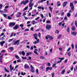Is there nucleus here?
I'll use <instances>...</instances> for the list:
<instances>
[{
  "label": "nucleus",
  "mask_w": 77,
  "mask_h": 77,
  "mask_svg": "<svg viewBox=\"0 0 77 77\" xmlns=\"http://www.w3.org/2000/svg\"><path fill=\"white\" fill-rule=\"evenodd\" d=\"M34 5V4L32 3H29V7L30 8L29 9V11H31L32 9V8L33 7V6Z\"/></svg>",
  "instance_id": "1"
},
{
  "label": "nucleus",
  "mask_w": 77,
  "mask_h": 77,
  "mask_svg": "<svg viewBox=\"0 0 77 77\" xmlns=\"http://www.w3.org/2000/svg\"><path fill=\"white\" fill-rule=\"evenodd\" d=\"M15 25V22H10L9 23V27H12Z\"/></svg>",
  "instance_id": "2"
},
{
  "label": "nucleus",
  "mask_w": 77,
  "mask_h": 77,
  "mask_svg": "<svg viewBox=\"0 0 77 77\" xmlns=\"http://www.w3.org/2000/svg\"><path fill=\"white\" fill-rule=\"evenodd\" d=\"M70 6L71 8V9L72 11H74V6L73 5V3H71L70 4Z\"/></svg>",
  "instance_id": "3"
},
{
  "label": "nucleus",
  "mask_w": 77,
  "mask_h": 77,
  "mask_svg": "<svg viewBox=\"0 0 77 77\" xmlns=\"http://www.w3.org/2000/svg\"><path fill=\"white\" fill-rule=\"evenodd\" d=\"M13 29L14 30H16L18 29V25H16L15 26H14L13 28Z\"/></svg>",
  "instance_id": "4"
},
{
  "label": "nucleus",
  "mask_w": 77,
  "mask_h": 77,
  "mask_svg": "<svg viewBox=\"0 0 77 77\" xmlns=\"http://www.w3.org/2000/svg\"><path fill=\"white\" fill-rule=\"evenodd\" d=\"M46 29L48 30H50L51 29V26L50 25H47L46 26Z\"/></svg>",
  "instance_id": "5"
},
{
  "label": "nucleus",
  "mask_w": 77,
  "mask_h": 77,
  "mask_svg": "<svg viewBox=\"0 0 77 77\" xmlns=\"http://www.w3.org/2000/svg\"><path fill=\"white\" fill-rule=\"evenodd\" d=\"M24 67L25 69H29V68H30L29 66L27 64L24 65Z\"/></svg>",
  "instance_id": "6"
},
{
  "label": "nucleus",
  "mask_w": 77,
  "mask_h": 77,
  "mask_svg": "<svg viewBox=\"0 0 77 77\" xmlns=\"http://www.w3.org/2000/svg\"><path fill=\"white\" fill-rule=\"evenodd\" d=\"M21 13L18 12L16 14V17H21Z\"/></svg>",
  "instance_id": "7"
},
{
  "label": "nucleus",
  "mask_w": 77,
  "mask_h": 77,
  "mask_svg": "<svg viewBox=\"0 0 77 77\" xmlns=\"http://www.w3.org/2000/svg\"><path fill=\"white\" fill-rule=\"evenodd\" d=\"M59 59H60V60L57 62V63H61L62 61L64 59V58H59Z\"/></svg>",
  "instance_id": "8"
},
{
  "label": "nucleus",
  "mask_w": 77,
  "mask_h": 77,
  "mask_svg": "<svg viewBox=\"0 0 77 77\" xmlns=\"http://www.w3.org/2000/svg\"><path fill=\"white\" fill-rule=\"evenodd\" d=\"M20 41V40H17L16 41V42H14V43L13 45H16L17 44V45H19V42Z\"/></svg>",
  "instance_id": "9"
},
{
  "label": "nucleus",
  "mask_w": 77,
  "mask_h": 77,
  "mask_svg": "<svg viewBox=\"0 0 77 77\" xmlns=\"http://www.w3.org/2000/svg\"><path fill=\"white\" fill-rule=\"evenodd\" d=\"M30 67L31 68V69L30 70L31 72H35L34 69H33V68H34V67H33L32 65H31L30 66Z\"/></svg>",
  "instance_id": "10"
},
{
  "label": "nucleus",
  "mask_w": 77,
  "mask_h": 77,
  "mask_svg": "<svg viewBox=\"0 0 77 77\" xmlns=\"http://www.w3.org/2000/svg\"><path fill=\"white\" fill-rule=\"evenodd\" d=\"M9 49L10 51H13L14 50V47H10L8 48V50Z\"/></svg>",
  "instance_id": "11"
},
{
  "label": "nucleus",
  "mask_w": 77,
  "mask_h": 77,
  "mask_svg": "<svg viewBox=\"0 0 77 77\" xmlns=\"http://www.w3.org/2000/svg\"><path fill=\"white\" fill-rule=\"evenodd\" d=\"M9 67L11 72L12 71V70H13L14 69V67H12V65L11 64L10 65Z\"/></svg>",
  "instance_id": "12"
},
{
  "label": "nucleus",
  "mask_w": 77,
  "mask_h": 77,
  "mask_svg": "<svg viewBox=\"0 0 77 77\" xmlns=\"http://www.w3.org/2000/svg\"><path fill=\"white\" fill-rule=\"evenodd\" d=\"M39 39H37V41H35L33 42V44H37V43H39Z\"/></svg>",
  "instance_id": "13"
},
{
  "label": "nucleus",
  "mask_w": 77,
  "mask_h": 77,
  "mask_svg": "<svg viewBox=\"0 0 77 77\" xmlns=\"http://www.w3.org/2000/svg\"><path fill=\"white\" fill-rule=\"evenodd\" d=\"M5 43V41H3L2 42H0L1 45V46H2V47L3 46V44H4Z\"/></svg>",
  "instance_id": "14"
},
{
  "label": "nucleus",
  "mask_w": 77,
  "mask_h": 77,
  "mask_svg": "<svg viewBox=\"0 0 77 77\" xmlns=\"http://www.w3.org/2000/svg\"><path fill=\"white\" fill-rule=\"evenodd\" d=\"M67 4V2H64L63 3V7H65Z\"/></svg>",
  "instance_id": "15"
},
{
  "label": "nucleus",
  "mask_w": 77,
  "mask_h": 77,
  "mask_svg": "<svg viewBox=\"0 0 77 77\" xmlns=\"http://www.w3.org/2000/svg\"><path fill=\"white\" fill-rule=\"evenodd\" d=\"M77 34V32H71V34L72 35H74V36H75Z\"/></svg>",
  "instance_id": "16"
},
{
  "label": "nucleus",
  "mask_w": 77,
  "mask_h": 77,
  "mask_svg": "<svg viewBox=\"0 0 77 77\" xmlns=\"http://www.w3.org/2000/svg\"><path fill=\"white\" fill-rule=\"evenodd\" d=\"M32 24H33V25H34L35 23L36 24L37 23V22H36L35 20L32 21Z\"/></svg>",
  "instance_id": "17"
},
{
  "label": "nucleus",
  "mask_w": 77,
  "mask_h": 77,
  "mask_svg": "<svg viewBox=\"0 0 77 77\" xmlns=\"http://www.w3.org/2000/svg\"><path fill=\"white\" fill-rule=\"evenodd\" d=\"M28 2H29V0H27L25 1V2H24V5H26V4H27Z\"/></svg>",
  "instance_id": "18"
},
{
  "label": "nucleus",
  "mask_w": 77,
  "mask_h": 77,
  "mask_svg": "<svg viewBox=\"0 0 77 77\" xmlns=\"http://www.w3.org/2000/svg\"><path fill=\"white\" fill-rule=\"evenodd\" d=\"M4 69L5 70V72H9V71L8 69H6V67L4 68Z\"/></svg>",
  "instance_id": "19"
},
{
  "label": "nucleus",
  "mask_w": 77,
  "mask_h": 77,
  "mask_svg": "<svg viewBox=\"0 0 77 77\" xmlns=\"http://www.w3.org/2000/svg\"><path fill=\"white\" fill-rule=\"evenodd\" d=\"M15 57L16 59H20V57H19V56H18L16 54L15 55Z\"/></svg>",
  "instance_id": "20"
},
{
  "label": "nucleus",
  "mask_w": 77,
  "mask_h": 77,
  "mask_svg": "<svg viewBox=\"0 0 77 77\" xmlns=\"http://www.w3.org/2000/svg\"><path fill=\"white\" fill-rule=\"evenodd\" d=\"M75 27L74 26H73L72 27V30L74 31L75 30Z\"/></svg>",
  "instance_id": "21"
},
{
  "label": "nucleus",
  "mask_w": 77,
  "mask_h": 77,
  "mask_svg": "<svg viewBox=\"0 0 77 77\" xmlns=\"http://www.w3.org/2000/svg\"><path fill=\"white\" fill-rule=\"evenodd\" d=\"M65 70L64 69L62 71L61 74H65Z\"/></svg>",
  "instance_id": "22"
},
{
  "label": "nucleus",
  "mask_w": 77,
  "mask_h": 77,
  "mask_svg": "<svg viewBox=\"0 0 77 77\" xmlns=\"http://www.w3.org/2000/svg\"><path fill=\"white\" fill-rule=\"evenodd\" d=\"M38 36V35H37V34L35 33L34 34V38H35V37H37Z\"/></svg>",
  "instance_id": "23"
},
{
  "label": "nucleus",
  "mask_w": 77,
  "mask_h": 77,
  "mask_svg": "<svg viewBox=\"0 0 77 77\" xmlns=\"http://www.w3.org/2000/svg\"><path fill=\"white\" fill-rule=\"evenodd\" d=\"M49 38L50 39H53V37L51 36H50V35H48Z\"/></svg>",
  "instance_id": "24"
},
{
  "label": "nucleus",
  "mask_w": 77,
  "mask_h": 77,
  "mask_svg": "<svg viewBox=\"0 0 77 77\" xmlns=\"http://www.w3.org/2000/svg\"><path fill=\"white\" fill-rule=\"evenodd\" d=\"M70 15H71V14L69 13H67V16L68 17H70Z\"/></svg>",
  "instance_id": "25"
},
{
  "label": "nucleus",
  "mask_w": 77,
  "mask_h": 77,
  "mask_svg": "<svg viewBox=\"0 0 77 77\" xmlns=\"http://www.w3.org/2000/svg\"><path fill=\"white\" fill-rule=\"evenodd\" d=\"M67 54L70 57L71 56V53L70 52H69L67 53Z\"/></svg>",
  "instance_id": "26"
},
{
  "label": "nucleus",
  "mask_w": 77,
  "mask_h": 77,
  "mask_svg": "<svg viewBox=\"0 0 77 77\" xmlns=\"http://www.w3.org/2000/svg\"><path fill=\"white\" fill-rule=\"evenodd\" d=\"M36 71L37 74H39V70H38V69H37L36 70Z\"/></svg>",
  "instance_id": "27"
},
{
  "label": "nucleus",
  "mask_w": 77,
  "mask_h": 77,
  "mask_svg": "<svg viewBox=\"0 0 77 77\" xmlns=\"http://www.w3.org/2000/svg\"><path fill=\"white\" fill-rule=\"evenodd\" d=\"M40 59H45V57L43 56H41L40 57Z\"/></svg>",
  "instance_id": "28"
},
{
  "label": "nucleus",
  "mask_w": 77,
  "mask_h": 77,
  "mask_svg": "<svg viewBox=\"0 0 77 77\" xmlns=\"http://www.w3.org/2000/svg\"><path fill=\"white\" fill-rule=\"evenodd\" d=\"M20 26L21 27H24V25L23 24H21L20 25Z\"/></svg>",
  "instance_id": "29"
},
{
  "label": "nucleus",
  "mask_w": 77,
  "mask_h": 77,
  "mask_svg": "<svg viewBox=\"0 0 77 77\" xmlns=\"http://www.w3.org/2000/svg\"><path fill=\"white\" fill-rule=\"evenodd\" d=\"M61 36H62V35H59L58 37L57 38V39H59V38H60Z\"/></svg>",
  "instance_id": "30"
},
{
  "label": "nucleus",
  "mask_w": 77,
  "mask_h": 77,
  "mask_svg": "<svg viewBox=\"0 0 77 77\" xmlns=\"http://www.w3.org/2000/svg\"><path fill=\"white\" fill-rule=\"evenodd\" d=\"M22 58L23 59V60H26V59H27V58L26 57H22Z\"/></svg>",
  "instance_id": "31"
},
{
  "label": "nucleus",
  "mask_w": 77,
  "mask_h": 77,
  "mask_svg": "<svg viewBox=\"0 0 77 77\" xmlns=\"http://www.w3.org/2000/svg\"><path fill=\"white\" fill-rule=\"evenodd\" d=\"M22 54L23 56H25V52L24 51L22 52Z\"/></svg>",
  "instance_id": "32"
},
{
  "label": "nucleus",
  "mask_w": 77,
  "mask_h": 77,
  "mask_svg": "<svg viewBox=\"0 0 77 77\" xmlns=\"http://www.w3.org/2000/svg\"><path fill=\"white\" fill-rule=\"evenodd\" d=\"M49 70V67H47L46 68V71H48Z\"/></svg>",
  "instance_id": "33"
},
{
  "label": "nucleus",
  "mask_w": 77,
  "mask_h": 77,
  "mask_svg": "<svg viewBox=\"0 0 77 77\" xmlns=\"http://www.w3.org/2000/svg\"><path fill=\"white\" fill-rule=\"evenodd\" d=\"M12 40H13V38L11 39H9V40H8V42H11Z\"/></svg>",
  "instance_id": "34"
},
{
  "label": "nucleus",
  "mask_w": 77,
  "mask_h": 77,
  "mask_svg": "<svg viewBox=\"0 0 77 77\" xmlns=\"http://www.w3.org/2000/svg\"><path fill=\"white\" fill-rule=\"evenodd\" d=\"M2 7L3 5H2V4H0V10L2 9Z\"/></svg>",
  "instance_id": "35"
},
{
  "label": "nucleus",
  "mask_w": 77,
  "mask_h": 77,
  "mask_svg": "<svg viewBox=\"0 0 77 77\" xmlns=\"http://www.w3.org/2000/svg\"><path fill=\"white\" fill-rule=\"evenodd\" d=\"M56 33H57V34H59V31L58 30H56Z\"/></svg>",
  "instance_id": "36"
},
{
  "label": "nucleus",
  "mask_w": 77,
  "mask_h": 77,
  "mask_svg": "<svg viewBox=\"0 0 77 77\" xmlns=\"http://www.w3.org/2000/svg\"><path fill=\"white\" fill-rule=\"evenodd\" d=\"M2 15L3 16H4V17H7V15H6V14H4Z\"/></svg>",
  "instance_id": "37"
},
{
  "label": "nucleus",
  "mask_w": 77,
  "mask_h": 77,
  "mask_svg": "<svg viewBox=\"0 0 77 77\" xmlns=\"http://www.w3.org/2000/svg\"><path fill=\"white\" fill-rule=\"evenodd\" d=\"M49 9L50 11L51 12V11H52V8L50 7H49Z\"/></svg>",
  "instance_id": "38"
},
{
  "label": "nucleus",
  "mask_w": 77,
  "mask_h": 77,
  "mask_svg": "<svg viewBox=\"0 0 77 77\" xmlns=\"http://www.w3.org/2000/svg\"><path fill=\"white\" fill-rule=\"evenodd\" d=\"M8 20H12V17H10V16H8Z\"/></svg>",
  "instance_id": "39"
},
{
  "label": "nucleus",
  "mask_w": 77,
  "mask_h": 77,
  "mask_svg": "<svg viewBox=\"0 0 77 77\" xmlns=\"http://www.w3.org/2000/svg\"><path fill=\"white\" fill-rule=\"evenodd\" d=\"M51 75L52 77H54V72L52 73Z\"/></svg>",
  "instance_id": "40"
},
{
  "label": "nucleus",
  "mask_w": 77,
  "mask_h": 77,
  "mask_svg": "<svg viewBox=\"0 0 77 77\" xmlns=\"http://www.w3.org/2000/svg\"><path fill=\"white\" fill-rule=\"evenodd\" d=\"M40 16L42 17V18H44V15H43V14H41Z\"/></svg>",
  "instance_id": "41"
},
{
  "label": "nucleus",
  "mask_w": 77,
  "mask_h": 77,
  "mask_svg": "<svg viewBox=\"0 0 77 77\" xmlns=\"http://www.w3.org/2000/svg\"><path fill=\"white\" fill-rule=\"evenodd\" d=\"M45 38L46 40H47V39H48L49 38L48 35L46 36Z\"/></svg>",
  "instance_id": "42"
},
{
  "label": "nucleus",
  "mask_w": 77,
  "mask_h": 77,
  "mask_svg": "<svg viewBox=\"0 0 77 77\" xmlns=\"http://www.w3.org/2000/svg\"><path fill=\"white\" fill-rule=\"evenodd\" d=\"M24 1H22L20 3V5H23V4L24 5Z\"/></svg>",
  "instance_id": "43"
},
{
  "label": "nucleus",
  "mask_w": 77,
  "mask_h": 77,
  "mask_svg": "<svg viewBox=\"0 0 77 77\" xmlns=\"http://www.w3.org/2000/svg\"><path fill=\"white\" fill-rule=\"evenodd\" d=\"M56 65V63L53 64L52 65V67L54 68L55 66Z\"/></svg>",
  "instance_id": "44"
},
{
  "label": "nucleus",
  "mask_w": 77,
  "mask_h": 77,
  "mask_svg": "<svg viewBox=\"0 0 77 77\" xmlns=\"http://www.w3.org/2000/svg\"><path fill=\"white\" fill-rule=\"evenodd\" d=\"M72 49H74V46L73 44L72 45Z\"/></svg>",
  "instance_id": "45"
},
{
  "label": "nucleus",
  "mask_w": 77,
  "mask_h": 77,
  "mask_svg": "<svg viewBox=\"0 0 77 77\" xmlns=\"http://www.w3.org/2000/svg\"><path fill=\"white\" fill-rule=\"evenodd\" d=\"M26 15V12H24L23 13V16H24V15Z\"/></svg>",
  "instance_id": "46"
},
{
  "label": "nucleus",
  "mask_w": 77,
  "mask_h": 77,
  "mask_svg": "<svg viewBox=\"0 0 77 77\" xmlns=\"http://www.w3.org/2000/svg\"><path fill=\"white\" fill-rule=\"evenodd\" d=\"M75 25L76 26V27H77V21H75Z\"/></svg>",
  "instance_id": "47"
},
{
  "label": "nucleus",
  "mask_w": 77,
  "mask_h": 77,
  "mask_svg": "<svg viewBox=\"0 0 77 77\" xmlns=\"http://www.w3.org/2000/svg\"><path fill=\"white\" fill-rule=\"evenodd\" d=\"M4 35V33H1V34L0 35V37H1V36H2Z\"/></svg>",
  "instance_id": "48"
},
{
  "label": "nucleus",
  "mask_w": 77,
  "mask_h": 77,
  "mask_svg": "<svg viewBox=\"0 0 77 77\" xmlns=\"http://www.w3.org/2000/svg\"><path fill=\"white\" fill-rule=\"evenodd\" d=\"M38 3H42L43 2H42V0H41V1H38Z\"/></svg>",
  "instance_id": "49"
},
{
  "label": "nucleus",
  "mask_w": 77,
  "mask_h": 77,
  "mask_svg": "<svg viewBox=\"0 0 77 77\" xmlns=\"http://www.w3.org/2000/svg\"><path fill=\"white\" fill-rule=\"evenodd\" d=\"M5 50H2L1 51V53H5Z\"/></svg>",
  "instance_id": "50"
},
{
  "label": "nucleus",
  "mask_w": 77,
  "mask_h": 77,
  "mask_svg": "<svg viewBox=\"0 0 77 77\" xmlns=\"http://www.w3.org/2000/svg\"><path fill=\"white\" fill-rule=\"evenodd\" d=\"M77 63V61H75L73 63V65H75Z\"/></svg>",
  "instance_id": "51"
},
{
  "label": "nucleus",
  "mask_w": 77,
  "mask_h": 77,
  "mask_svg": "<svg viewBox=\"0 0 77 77\" xmlns=\"http://www.w3.org/2000/svg\"><path fill=\"white\" fill-rule=\"evenodd\" d=\"M14 35V33H12L11 35L10 36V38H11V37H12V36Z\"/></svg>",
  "instance_id": "52"
},
{
  "label": "nucleus",
  "mask_w": 77,
  "mask_h": 77,
  "mask_svg": "<svg viewBox=\"0 0 77 77\" xmlns=\"http://www.w3.org/2000/svg\"><path fill=\"white\" fill-rule=\"evenodd\" d=\"M4 39H5V38L4 37H2L0 38V40H4Z\"/></svg>",
  "instance_id": "53"
},
{
  "label": "nucleus",
  "mask_w": 77,
  "mask_h": 77,
  "mask_svg": "<svg viewBox=\"0 0 77 77\" xmlns=\"http://www.w3.org/2000/svg\"><path fill=\"white\" fill-rule=\"evenodd\" d=\"M28 8V6H27L25 7V8L24 9V10L26 11V10H27V8Z\"/></svg>",
  "instance_id": "54"
},
{
  "label": "nucleus",
  "mask_w": 77,
  "mask_h": 77,
  "mask_svg": "<svg viewBox=\"0 0 77 77\" xmlns=\"http://www.w3.org/2000/svg\"><path fill=\"white\" fill-rule=\"evenodd\" d=\"M46 3H47V5L48 6L49 5V1H47Z\"/></svg>",
  "instance_id": "55"
},
{
  "label": "nucleus",
  "mask_w": 77,
  "mask_h": 77,
  "mask_svg": "<svg viewBox=\"0 0 77 77\" xmlns=\"http://www.w3.org/2000/svg\"><path fill=\"white\" fill-rule=\"evenodd\" d=\"M9 6L7 5L5 7V9H8V8H9Z\"/></svg>",
  "instance_id": "56"
},
{
  "label": "nucleus",
  "mask_w": 77,
  "mask_h": 77,
  "mask_svg": "<svg viewBox=\"0 0 77 77\" xmlns=\"http://www.w3.org/2000/svg\"><path fill=\"white\" fill-rule=\"evenodd\" d=\"M67 32H69V27L67 28Z\"/></svg>",
  "instance_id": "57"
},
{
  "label": "nucleus",
  "mask_w": 77,
  "mask_h": 77,
  "mask_svg": "<svg viewBox=\"0 0 77 77\" xmlns=\"http://www.w3.org/2000/svg\"><path fill=\"white\" fill-rule=\"evenodd\" d=\"M63 14H64V12H62V13H61V16H63Z\"/></svg>",
  "instance_id": "58"
},
{
  "label": "nucleus",
  "mask_w": 77,
  "mask_h": 77,
  "mask_svg": "<svg viewBox=\"0 0 77 77\" xmlns=\"http://www.w3.org/2000/svg\"><path fill=\"white\" fill-rule=\"evenodd\" d=\"M73 69H74V66H72V68H71V69H70V70L71 71H72L73 70Z\"/></svg>",
  "instance_id": "59"
},
{
  "label": "nucleus",
  "mask_w": 77,
  "mask_h": 77,
  "mask_svg": "<svg viewBox=\"0 0 77 77\" xmlns=\"http://www.w3.org/2000/svg\"><path fill=\"white\" fill-rule=\"evenodd\" d=\"M34 53L36 54H37L38 55V52H37L36 51H34Z\"/></svg>",
  "instance_id": "60"
},
{
  "label": "nucleus",
  "mask_w": 77,
  "mask_h": 77,
  "mask_svg": "<svg viewBox=\"0 0 77 77\" xmlns=\"http://www.w3.org/2000/svg\"><path fill=\"white\" fill-rule=\"evenodd\" d=\"M30 49L32 50H33V46L31 47L30 48Z\"/></svg>",
  "instance_id": "61"
},
{
  "label": "nucleus",
  "mask_w": 77,
  "mask_h": 77,
  "mask_svg": "<svg viewBox=\"0 0 77 77\" xmlns=\"http://www.w3.org/2000/svg\"><path fill=\"white\" fill-rule=\"evenodd\" d=\"M17 62H21V60H17Z\"/></svg>",
  "instance_id": "62"
},
{
  "label": "nucleus",
  "mask_w": 77,
  "mask_h": 77,
  "mask_svg": "<svg viewBox=\"0 0 77 77\" xmlns=\"http://www.w3.org/2000/svg\"><path fill=\"white\" fill-rule=\"evenodd\" d=\"M30 54V52L27 53L26 55L27 56H29V54Z\"/></svg>",
  "instance_id": "63"
},
{
  "label": "nucleus",
  "mask_w": 77,
  "mask_h": 77,
  "mask_svg": "<svg viewBox=\"0 0 77 77\" xmlns=\"http://www.w3.org/2000/svg\"><path fill=\"white\" fill-rule=\"evenodd\" d=\"M38 36L39 38H41V33H39L38 34Z\"/></svg>",
  "instance_id": "64"
}]
</instances>
